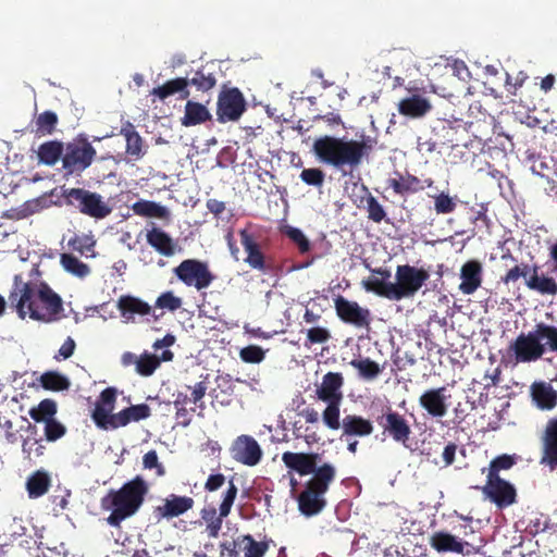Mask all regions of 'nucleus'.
<instances>
[{"label":"nucleus","mask_w":557,"mask_h":557,"mask_svg":"<svg viewBox=\"0 0 557 557\" xmlns=\"http://www.w3.org/2000/svg\"><path fill=\"white\" fill-rule=\"evenodd\" d=\"M207 208L212 214H214V216L218 218L225 211V202L218 199H209L207 201Z\"/></svg>","instance_id":"64"},{"label":"nucleus","mask_w":557,"mask_h":557,"mask_svg":"<svg viewBox=\"0 0 557 557\" xmlns=\"http://www.w3.org/2000/svg\"><path fill=\"white\" fill-rule=\"evenodd\" d=\"M151 414L150 407L146 404L132 405L127 408H124L120 412L116 413V422L117 429L126 426L131 422H138L140 420H145L149 418Z\"/></svg>","instance_id":"35"},{"label":"nucleus","mask_w":557,"mask_h":557,"mask_svg":"<svg viewBox=\"0 0 557 557\" xmlns=\"http://www.w3.org/2000/svg\"><path fill=\"white\" fill-rule=\"evenodd\" d=\"M318 453L285 451L282 461L285 467L300 476L312 474L297 497L299 511L306 517L320 513L326 506L325 494L336 478V468L332 463L318 466Z\"/></svg>","instance_id":"1"},{"label":"nucleus","mask_w":557,"mask_h":557,"mask_svg":"<svg viewBox=\"0 0 557 557\" xmlns=\"http://www.w3.org/2000/svg\"><path fill=\"white\" fill-rule=\"evenodd\" d=\"M396 283H393V300L413 297L430 278L429 272L423 268L409 264L398 265L395 273Z\"/></svg>","instance_id":"8"},{"label":"nucleus","mask_w":557,"mask_h":557,"mask_svg":"<svg viewBox=\"0 0 557 557\" xmlns=\"http://www.w3.org/2000/svg\"><path fill=\"white\" fill-rule=\"evenodd\" d=\"M457 451V445L455 443H448L443 450L442 457L444 460V465L450 466L455 461V456Z\"/></svg>","instance_id":"63"},{"label":"nucleus","mask_w":557,"mask_h":557,"mask_svg":"<svg viewBox=\"0 0 557 557\" xmlns=\"http://www.w3.org/2000/svg\"><path fill=\"white\" fill-rule=\"evenodd\" d=\"M96 246V239L91 234H75L67 242V247L76 251L81 255H86L88 252L94 253V248Z\"/></svg>","instance_id":"44"},{"label":"nucleus","mask_w":557,"mask_h":557,"mask_svg":"<svg viewBox=\"0 0 557 557\" xmlns=\"http://www.w3.org/2000/svg\"><path fill=\"white\" fill-rule=\"evenodd\" d=\"M237 492V486L233 480H231L228 482V487L223 495V500L220 504L219 516H215V509L212 508L211 519H207L206 531L209 537L215 539L219 536L223 523V518L230 515L232 506L236 499Z\"/></svg>","instance_id":"20"},{"label":"nucleus","mask_w":557,"mask_h":557,"mask_svg":"<svg viewBox=\"0 0 557 557\" xmlns=\"http://www.w3.org/2000/svg\"><path fill=\"white\" fill-rule=\"evenodd\" d=\"M212 115L206 106L188 100L185 104L184 116L181 119L182 125L189 127L211 121Z\"/></svg>","instance_id":"32"},{"label":"nucleus","mask_w":557,"mask_h":557,"mask_svg":"<svg viewBox=\"0 0 557 557\" xmlns=\"http://www.w3.org/2000/svg\"><path fill=\"white\" fill-rule=\"evenodd\" d=\"M58 411L57 403L53 399H42L36 407L29 409V416L35 422L46 423L54 418Z\"/></svg>","instance_id":"41"},{"label":"nucleus","mask_w":557,"mask_h":557,"mask_svg":"<svg viewBox=\"0 0 557 557\" xmlns=\"http://www.w3.org/2000/svg\"><path fill=\"white\" fill-rule=\"evenodd\" d=\"M547 350L557 354V326L544 322L535 324L528 333L521 332L508 346V354L513 357L515 364L535 362Z\"/></svg>","instance_id":"5"},{"label":"nucleus","mask_w":557,"mask_h":557,"mask_svg":"<svg viewBox=\"0 0 557 557\" xmlns=\"http://www.w3.org/2000/svg\"><path fill=\"white\" fill-rule=\"evenodd\" d=\"M120 134L125 137L126 153L135 160L140 159L145 154L144 141L135 126L129 121H126L122 125Z\"/></svg>","instance_id":"33"},{"label":"nucleus","mask_w":557,"mask_h":557,"mask_svg":"<svg viewBox=\"0 0 557 557\" xmlns=\"http://www.w3.org/2000/svg\"><path fill=\"white\" fill-rule=\"evenodd\" d=\"M39 162L46 165H54L57 161L63 157V144L57 140L44 143L38 148Z\"/></svg>","instance_id":"37"},{"label":"nucleus","mask_w":557,"mask_h":557,"mask_svg":"<svg viewBox=\"0 0 557 557\" xmlns=\"http://www.w3.org/2000/svg\"><path fill=\"white\" fill-rule=\"evenodd\" d=\"M160 366V359L152 354L145 352L136 361V372L143 376H150Z\"/></svg>","instance_id":"50"},{"label":"nucleus","mask_w":557,"mask_h":557,"mask_svg":"<svg viewBox=\"0 0 557 557\" xmlns=\"http://www.w3.org/2000/svg\"><path fill=\"white\" fill-rule=\"evenodd\" d=\"M446 387L426 389L419 398L420 406L434 418H442L447 413L448 405Z\"/></svg>","instance_id":"22"},{"label":"nucleus","mask_w":557,"mask_h":557,"mask_svg":"<svg viewBox=\"0 0 557 557\" xmlns=\"http://www.w3.org/2000/svg\"><path fill=\"white\" fill-rule=\"evenodd\" d=\"M516 463V458L510 455H500L495 457L488 468L487 478H500L502 470H508Z\"/></svg>","instance_id":"53"},{"label":"nucleus","mask_w":557,"mask_h":557,"mask_svg":"<svg viewBox=\"0 0 557 557\" xmlns=\"http://www.w3.org/2000/svg\"><path fill=\"white\" fill-rule=\"evenodd\" d=\"M187 388L191 389V397H188V395L184 392H177V394L175 395V399L173 401L175 407H185V405H187L189 401L198 404L205 397L208 386L205 381H200L196 383L193 388L190 386H187Z\"/></svg>","instance_id":"43"},{"label":"nucleus","mask_w":557,"mask_h":557,"mask_svg":"<svg viewBox=\"0 0 557 557\" xmlns=\"http://www.w3.org/2000/svg\"><path fill=\"white\" fill-rule=\"evenodd\" d=\"M362 189L367 193V212L368 219L373 221L374 223H381L386 218V212L383 206L377 201V199L369 193L368 188L362 185Z\"/></svg>","instance_id":"47"},{"label":"nucleus","mask_w":557,"mask_h":557,"mask_svg":"<svg viewBox=\"0 0 557 557\" xmlns=\"http://www.w3.org/2000/svg\"><path fill=\"white\" fill-rule=\"evenodd\" d=\"M117 309L122 318L127 321L134 320L135 314L148 315L151 312L149 304L131 295H124L119 298Z\"/></svg>","instance_id":"28"},{"label":"nucleus","mask_w":557,"mask_h":557,"mask_svg":"<svg viewBox=\"0 0 557 557\" xmlns=\"http://www.w3.org/2000/svg\"><path fill=\"white\" fill-rule=\"evenodd\" d=\"M434 198V210L437 214H448L455 211L457 205L448 194L441 193Z\"/></svg>","instance_id":"55"},{"label":"nucleus","mask_w":557,"mask_h":557,"mask_svg":"<svg viewBox=\"0 0 557 557\" xmlns=\"http://www.w3.org/2000/svg\"><path fill=\"white\" fill-rule=\"evenodd\" d=\"M189 81L187 77H177L153 88L151 94L159 97V99L164 100L168 97L178 92L181 99H187L190 95L189 90L187 89Z\"/></svg>","instance_id":"31"},{"label":"nucleus","mask_w":557,"mask_h":557,"mask_svg":"<svg viewBox=\"0 0 557 557\" xmlns=\"http://www.w3.org/2000/svg\"><path fill=\"white\" fill-rule=\"evenodd\" d=\"M344 385L343 374L339 372H327L323 375L321 384L317 387V397L322 401H342Z\"/></svg>","instance_id":"23"},{"label":"nucleus","mask_w":557,"mask_h":557,"mask_svg":"<svg viewBox=\"0 0 557 557\" xmlns=\"http://www.w3.org/2000/svg\"><path fill=\"white\" fill-rule=\"evenodd\" d=\"M324 172L318 168L304 169L300 173V180L305 184L314 187H321L324 183Z\"/></svg>","instance_id":"57"},{"label":"nucleus","mask_w":557,"mask_h":557,"mask_svg":"<svg viewBox=\"0 0 557 557\" xmlns=\"http://www.w3.org/2000/svg\"><path fill=\"white\" fill-rule=\"evenodd\" d=\"M63 198L69 206L95 220H102L112 212V208L100 194L85 188L64 189Z\"/></svg>","instance_id":"7"},{"label":"nucleus","mask_w":557,"mask_h":557,"mask_svg":"<svg viewBox=\"0 0 557 557\" xmlns=\"http://www.w3.org/2000/svg\"><path fill=\"white\" fill-rule=\"evenodd\" d=\"M532 396L537 407L550 410L557 405V392L552 386L539 384L533 387Z\"/></svg>","instance_id":"39"},{"label":"nucleus","mask_w":557,"mask_h":557,"mask_svg":"<svg viewBox=\"0 0 557 557\" xmlns=\"http://www.w3.org/2000/svg\"><path fill=\"white\" fill-rule=\"evenodd\" d=\"M148 492L149 485L140 475L127 481L119 490H110L100 502L103 510L111 511L107 518L108 524L120 528L124 520L139 510Z\"/></svg>","instance_id":"4"},{"label":"nucleus","mask_w":557,"mask_h":557,"mask_svg":"<svg viewBox=\"0 0 557 557\" xmlns=\"http://www.w3.org/2000/svg\"><path fill=\"white\" fill-rule=\"evenodd\" d=\"M331 332L323 326H314L307 330V338L304 343L305 347L310 348L315 344H324L331 339Z\"/></svg>","instance_id":"54"},{"label":"nucleus","mask_w":557,"mask_h":557,"mask_svg":"<svg viewBox=\"0 0 557 557\" xmlns=\"http://www.w3.org/2000/svg\"><path fill=\"white\" fill-rule=\"evenodd\" d=\"M143 463L146 469H156L158 476L165 474V469L162 463L159 462L158 454L156 450L147 451L143 457Z\"/></svg>","instance_id":"60"},{"label":"nucleus","mask_w":557,"mask_h":557,"mask_svg":"<svg viewBox=\"0 0 557 557\" xmlns=\"http://www.w3.org/2000/svg\"><path fill=\"white\" fill-rule=\"evenodd\" d=\"M272 540L256 541L250 534H243L234 540L231 557H263Z\"/></svg>","instance_id":"21"},{"label":"nucleus","mask_w":557,"mask_h":557,"mask_svg":"<svg viewBox=\"0 0 557 557\" xmlns=\"http://www.w3.org/2000/svg\"><path fill=\"white\" fill-rule=\"evenodd\" d=\"M536 269V275H545V271L541 270V267L537 264L530 265L528 263L516 264L511 269H509L504 276H502V282L506 285L510 283L518 282L521 277L524 278L525 286L530 289L528 282L533 277L534 270Z\"/></svg>","instance_id":"34"},{"label":"nucleus","mask_w":557,"mask_h":557,"mask_svg":"<svg viewBox=\"0 0 557 557\" xmlns=\"http://www.w3.org/2000/svg\"><path fill=\"white\" fill-rule=\"evenodd\" d=\"M58 115L52 111H45L40 113L35 121V133L38 136L51 135L58 124Z\"/></svg>","instance_id":"45"},{"label":"nucleus","mask_w":557,"mask_h":557,"mask_svg":"<svg viewBox=\"0 0 557 557\" xmlns=\"http://www.w3.org/2000/svg\"><path fill=\"white\" fill-rule=\"evenodd\" d=\"M432 106L426 98H423L420 95H413L411 97L405 98L398 103V112L401 115L409 117H421L424 116L428 112H430Z\"/></svg>","instance_id":"29"},{"label":"nucleus","mask_w":557,"mask_h":557,"mask_svg":"<svg viewBox=\"0 0 557 557\" xmlns=\"http://www.w3.org/2000/svg\"><path fill=\"white\" fill-rule=\"evenodd\" d=\"M239 356L244 362L260 363L264 359V351L260 346L249 345L240 350Z\"/></svg>","instance_id":"59"},{"label":"nucleus","mask_w":557,"mask_h":557,"mask_svg":"<svg viewBox=\"0 0 557 557\" xmlns=\"http://www.w3.org/2000/svg\"><path fill=\"white\" fill-rule=\"evenodd\" d=\"M75 347V341L72 337H67L65 342L62 344V346L59 348L58 355L54 356V359H69L70 357L73 356Z\"/></svg>","instance_id":"61"},{"label":"nucleus","mask_w":557,"mask_h":557,"mask_svg":"<svg viewBox=\"0 0 557 557\" xmlns=\"http://www.w3.org/2000/svg\"><path fill=\"white\" fill-rule=\"evenodd\" d=\"M240 244L246 252L244 261L252 269L265 272L269 267L265 262V256L261 250L258 236L250 232L248 227L238 231Z\"/></svg>","instance_id":"16"},{"label":"nucleus","mask_w":557,"mask_h":557,"mask_svg":"<svg viewBox=\"0 0 557 557\" xmlns=\"http://www.w3.org/2000/svg\"><path fill=\"white\" fill-rule=\"evenodd\" d=\"M541 442L540 463L554 471L557 469V417L548 420Z\"/></svg>","instance_id":"19"},{"label":"nucleus","mask_w":557,"mask_h":557,"mask_svg":"<svg viewBox=\"0 0 557 557\" xmlns=\"http://www.w3.org/2000/svg\"><path fill=\"white\" fill-rule=\"evenodd\" d=\"M230 450L234 460L248 467L257 466L263 456L258 442L251 435L246 434L237 436Z\"/></svg>","instance_id":"14"},{"label":"nucleus","mask_w":557,"mask_h":557,"mask_svg":"<svg viewBox=\"0 0 557 557\" xmlns=\"http://www.w3.org/2000/svg\"><path fill=\"white\" fill-rule=\"evenodd\" d=\"M350 364L359 371L360 376L367 380H373L381 373L379 363L369 358L352 360Z\"/></svg>","instance_id":"51"},{"label":"nucleus","mask_w":557,"mask_h":557,"mask_svg":"<svg viewBox=\"0 0 557 557\" xmlns=\"http://www.w3.org/2000/svg\"><path fill=\"white\" fill-rule=\"evenodd\" d=\"M147 243L159 253L171 257L175 253V243L173 238L163 230L153 227L146 234Z\"/></svg>","instance_id":"30"},{"label":"nucleus","mask_w":557,"mask_h":557,"mask_svg":"<svg viewBox=\"0 0 557 557\" xmlns=\"http://www.w3.org/2000/svg\"><path fill=\"white\" fill-rule=\"evenodd\" d=\"M327 406L322 412V419L325 425L331 430H338L342 428L341 417V403L342 401H326Z\"/></svg>","instance_id":"48"},{"label":"nucleus","mask_w":557,"mask_h":557,"mask_svg":"<svg viewBox=\"0 0 557 557\" xmlns=\"http://www.w3.org/2000/svg\"><path fill=\"white\" fill-rule=\"evenodd\" d=\"M97 151L83 134L67 143L62 157L65 176H79L88 169L96 158Z\"/></svg>","instance_id":"6"},{"label":"nucleus","mask_w":557,"mask_h":557,"mask_svg":"<svg viewBox=\"0 0 557 557\" xmlns=\"http://www.w3.org/2000/svg\"><path fill=\"white\" fill-rule=\"evenodd\" d=\"M430 545L438 553H456L463 556L476 553L473 545L444 531L434 532L430 537Z\"/></svg>","instance_id":"17"},{"label":"nucleus","mask_w":557,"mask_h":557,"mask_svg":"<svg viewBox=\"0 0 557 557\" xmlns=\"http://www.w3.org/2000/svg\"><path fill=\"white\" fill-rule=\"evenodd\" d=\"M132 210L136 215L147 218L165 219L169 216V210L154 201L138 200L132 206Z\"/></svg>","instance_id":"38"},{"label":"nucleus","mask_w":557,"mask_h":557,"mask_svg":"<svg viewBox=\"0 0 557 557\" xmlns=\"http://www.w3.org/2000/svg\"><path fill=\"white\" fill-rule=\"evenodd\" d=\"M395 175V177L388 178L387 185L399 196L404 197L424 189L422 181L412 174H401L396 172Z\"/></svg>","instance_id":"27"},{"label":"nucleus","mask_w":557,"mask_h":557,"mask_svg":"<svg viewBox=\"0 0 557 557\" xmlns=\"http://www.w3.org/2000/svg\"><path fill=\"white\" fill-rule=\"evenodd\" d=\"M225 483V475L222 473L210 474L205 483V490L208 492H215L221 488Z\"/></svg>","instance_id":"62"},{"label":"nucleus","mask_w":557,"mask_h":557,"mask_svg":"<svg viewBox=\"0 0 557 557\" xmlns=\"http://www.w3.org/2000/svg\"><path fill=\"white\" fill-rule=\"evenodd\" d=\"M195 500L189 496L169 495L162 506H158L156 512L162 518L178 517L194 507Z\"/></svg>","instance_id":"25"},{"label":"nucleus","mask_w":557,"mask_h":557,"mask_svg":"<svg viewBox=\"0 0 557 557\" xmlns=\"http://www.w3.org/2000/svg\"><path fill=\"white\" fill-rule=\"evenodd\" d=\"M377 424L382 428L383 434L389 436L396 443L408 446L412 433L408 420L399 412L386 407L382 414L376 418Z\"/></svg>","instance_id":"11"},{"label":"nucleus","mask_w":557,"mask_h":557,"mask_svg":"<svg viewBox=\"0 0 557 557\" xmlns=\"http://www.w3.org/2000/svg\"><path fill=\"white\" fill-rule=\"evenodd\" d=\"M156 306L161 309L175 311L182 307V299L172 292H165L157 298Z\"/></svg>","instance_id":"58"},{"label":"nucleus","mask_w":557,"mask_h":557,"mask_svg":"<svg viewBox=\"0 0 557 557\" xmlns=\"http://www.w3.org/2000/svg\"><path fill=\"white\" fill-rule=\"evenodd\" d=\"M483 268L478 260L467 261L460 269L459 289L465 295H472L482 284Z\"/></svg>","instance_id":"24"},{"label":"nucleus","mask_w":557,"mask_h":557,"mask_svg":"<svg viewBox=\"0 0 557 557\" xmlns=\"http://www.w3.org/2000/svg\"><path fill=\"white\" fill-rule=\"evenodd\" d=\"M188 81L189 85L203 92L212 89L216 84L215 76L212 73H206L203 70L196 71L195 75Z\"/></svg>","instance_id":"52"},{"label":"nucleus","mask_w":557,"mask_h":557,"mask_svg":"<svg viewBox=\"0 0 557 557\" xmlns=\"http://www.w3.org/2000/svg\"><path fill=\"white\" fill-rule=\"evenodd\" d=\"M29 497L37 498L46 494L50 486V479L46 472L36 471L26 483Z\"/></svg>","instance_id":"42"},{"label":"nucleus","mask_w":557,"mask_h":557,"mask_svg":"<svg viewBox=\"0 0 557 557\" xmlns=\"http://www.w3.org/2000/svg\"><path fill=\"white\" fill-rule=\"evenodd\" d=\"M66 433V428L57 419L48 420L45 423V436L48 442H55L63 437Z\"/></svg>","instance_id":"56"},{"label":"nucleus","mask_w":557,"mask_h":557,"mask_svg":"<svg viewBox=\"0 0 557 557\" xmlns=\"http://www.w3.org/2000/svg\"><path fill=\"white\" fill-rule=\"evenodd\" d=\"M335 310L338 318L357 327H368L370 324L369 309L360 307L356 301H350L343 296L334 300Z\"/></svg>","instance_id":"15"},{"label":"nucleus","mask_w":557,"mask_h":557,"mask_svg":"<svg viewBox=\"0 0 557 557\" xmlns=\"http://www.w3.org/2000/svg\"><path fill=\"white\" fill-rule=\"evenodd\" d=\"M483 493L499 508L512 505L517 496L513 485L502 478H487Z\"/></svg>","instance_id":"18"},{"label":"nucleus","mask_w":557,"mask_h":557,"mask_svg":"<svg viewBox=\"0 0 557 557\" xmlns=\"http://www.w3.org/2000/svg\"><path fill=\"white\" fill-rule=\"evenodd\" d=\"M362 285L367 292L375 293L376 295L386 299L393 300V283L384 282L379 277H370L362 282Z\"/></svg>","instance_id":"46"},{"label":"nucleus","mask_w":557,"mask_h":557,"mask_svg":"<svg viewBox=\"0 0 557 557\" xmlns=\"http://www.w3.org/2000/svg\"><path fill=\"white\" fill-rule=\"evenodd\" d=\"M545 275L537 276L536 269L534 275L528 282L530 290H533L542 296H556L557 295V242L548 248V260L545 263Z\"/></svg>","instance_id":"12"},{"label":"nucleus","mask_w":557,"mask_h":557,"mask_svg":"<svg viewBox=\"0 0 557 557\" xmlns=\"http://www.w3.org/2000/svg\"><path fill=\"white\" fill-rule=\"evenodd\" d=\"M60 264L67 273L79 278H85L90 274L89 265L81 261L77 257L73 256L72 253H61Z\"/></svg>","instance_id":"40"},{"label":"nucleus","mask_w":557,"mask_h":557,"mask_svg":"<svg viewBox=\"0 0 557 557\" xmlns=\"http://www.w3.org/2000/svg\"><path fill=\"white\" fill-rule=\"evenodd\" d=\"M41 387L51 392L67 391L71 386L69 377L58 371H46L38 379Z\"/></svg>","instance_id":"36"},{"label":"nucleus","mask_w":557,"mask_h":557,"mask_svg":"<svg viewBox=\"0 0 557 557\" xmlns=\"http://www.w3.org/2000/svg\"><path fill=\"white\" fill-rule=\"evenodd\" d=\"M246 110V100L237 87H223L218 97L216 116L220 123L239 120Z\"/></svg>","instance_id":"10"},{"label":"nucleus","mask_w":557,"mask_h":557,"mask_svg":"<svg viewBox=\"0 0 557 557\" xmlns=\"http://www.w3.org/2000/svg\"><path fill=\"white\" fill-rule=\"evenodd\" d=\"M282 232L298 247L300 253L304 255L310 250L311 244L301 230L286 225Z\"/></svg>","instance_id":"49"},{"label":"nucleus","mask_w":557,"mask_h":557,"mask_svg":"<svg viewBox=\"0 0 557 557\" xmlns=\"http://www.w3.org/2000/svg\"><path fill=\"white\" fill-rule=\"evenodd\" d=\"M9 302L21 319L44 322L57 320L63 309L61 297L47 283L25 282L21 274L14 275Z\"/></svg>","instance_id":"2"},{"label":"nucleus","mask_w":557,"mask_h":557,"mask_svg":"<svg viewBox=\"0 0 557 557\" xmlns=\"http://www.w3.org/2000/svg\"><path fill=\"white\" fill-rule=\"evenodd\" d=\"M116 401V389L114 387L104 388L96 401L91 412V419L97 428L108 431L116 430V413H112Z\"/></svg>","instance_id":"13"},{"label":"nucleus","mask_w":557,"mask_h":557,"mask_svg":"<svg viewBox=\"0 0 557 557\" xmlns=\"http://www.w3.org/2000/svg\"><path fill=\"white\" fill-rule=\"evenodd\" d=\"M373 424L369 419L357 414H347L342 420V437H366L373 433Z\"/></svg>","instance_id":"26"},{"label":"nucleus","mask_w":557,"mask_h":557,"mask_svg":"<svg viewBox=\"0 0 557 557\" xmlns=\"http://www.w3.org/2000/svg\"><path fill=\"white\" fill-rule=\"evenodd\" d=\"M173 272L186 286L195 287L197 290L208 288L215 278L208 263L198 259L183 260Z\"/></svg>","instance_id":"9"},{"label":"nucleus","mask_w":557,"mask_h":557,"mask_svg":"<svg viewBox=\"0 0 557 557\" xmlns=\"http://www.w3.org/2000/svg\"><path fill=\"white\" fill-rule=\"evenodd\" d=\"M372 147L364 140L345 139L330 135L314 140L312 151L318 160L343 172L357 170Z\"/></svg>","instance_id":"3"}]
</instances>
